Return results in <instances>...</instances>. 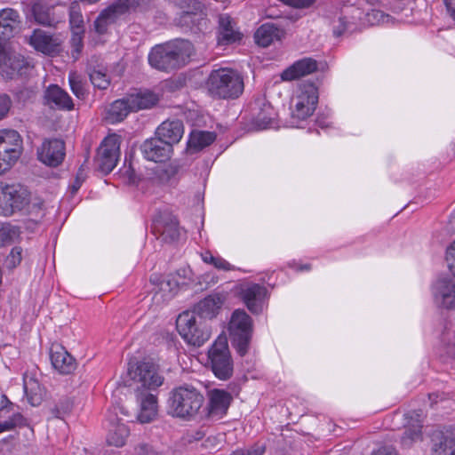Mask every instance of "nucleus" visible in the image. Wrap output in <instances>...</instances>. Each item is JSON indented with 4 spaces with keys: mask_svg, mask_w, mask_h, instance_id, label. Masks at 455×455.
<instances>
[{
    "mask_svg": "<svg viewBox=\"0 0 455 455\" xmlns=\"http://www.w3.org/2000/svg\"><path fill=\"white\" fill-rule=\"evenodd\" d=\"M194 52L193 44L188 40H175L152 48L148 54L151 67L169 70L185 65Z\"/></svg>",
    "mask_w": 455,
    "mask_h": 455,
    "instance_id": "f257e3e1",
    "label": "nucleus"
},
{
    "mask_svg": "<svg viewBox=\"0 0 455 455\" xmlns=\"http://www.w3.org/2000/svg\"><path fill=\"white\" fill-rule=\"evenodd\" d=\"M204 403V396L197 388L189 384H183L170 392L168 412L176 418L194 419Z\"/></svg>",
    "mask_w": 455,
    "mask_h": 455,
    "instance_id": "f03ea898",
    "label": "nucleus"
},
{
    "mask_svg": "<svg viewBox=\"0 0 455 455\" xmlns=\"http://www.w3.org/2000/svg\"><path fill=\"white\" fill-rule=\"evenodd\" d=\"M207 87L213 97L235 99L243 91V81L235 70L223 68L212 71L208 77Z\"/></svg>",
    "mask_w": 455,
    "mask_h": 455,
    "instance_id": "7ed1b4c3",
    "label": "nucleus"
},
{
    "mask_svg": "<svg viewBox=\"0 0 455 455\" xmlns=\"http://www.w3.org/2000/svg\"><path fill=\"white\" fill-rule=\"evenodd\" d=\"M176 323L181 338L194 347L203 346L212 336L211 327L196 312L181 313Z\"/></svg>",
    "mask_w": 455,
    "mask_h": 455,
    "instance_id": "20e7f679",
    "label": "nucleus"
},
{
    "mask_svg": "<svg viewBox=\"0 0 455 455\" xmlns=\"http://www.w3.org/2000/svg\"><path fill=\"white\" fill-rule=\"evenodd\" d=\"M127 374L134 386L136 393H148L155 390L164 383V377L159 373L158 368L149 362H130Z\"/></svg>",
    "mask_w": 455,
    "mask_h": 455,
    "instance_id": "39448f33",
    "label": "nucleus"
},
{
    "mask_svg": "<svg viewBox=\"0 0 455 455\" xmlns=\"http://www.w3.org/2000/svg\"><path fill=\"white\" fill-rule=\"evenodd\" d=\"M228 333L232 344L240 355H244L253 332L251 317L243 309H235L228 323Z\"/></svg>",
    "mask_w": 455,
    "mask_h": 455,
    "instance_id": "423d86ee",
    "label": "nucleus"
},
{
    "mask_svg": "<svg viewBox=\"0 0 455 455\" xmlns=\"http://www.w3.org/2000/svg\"><path fill=\"white\" fill-rule=\"evenodd\" d=\"M318 103V90L314 84H300L291 99V117L305 120L311 116Z\"/></svg>",
    "mask_w": 455,
    "mask_h": 455,
    "instance_id": "0eeeda50",
    "label": "nucleus"
},
{
    "mask_svg": "<svg viewBox=\"0 0 455 455\" xmlns=\"http://www.w3.org/2000/svg\"><path fill=\"white\" fill-rule=\"evenodd\" d=\"M208 360L212 372L218 379L226 380L232 376L234 364L225 337H219L211 346Z\"/></svg>",
    "mask_w": 455,
    "mask_h": 455,
    "instance_id": "6e6552de",
    "label": "nucleus"
},
{
    "mask_svg": "<svg viewBox=\"0 0 455 455\" xmlns=\"http://www.w3.org/2000/svg\"><path fill=\"white\" fill-rule=\"evenodd\" d=\"M142 0H116L104 9L94 21V28L98 34H105L110 25L114 24L122 15L140 4Z\"/></svg>",
    "mask_w": 455,
    "mask_h": 455,
    "instance_id": "1a4fd4ad",
    "label": "nucleus"
},
{
    "mask_svg": "<svg viewBox=\"0 0 455 455\" xmlns=\"http://www.w3.org/2000/svg\"><path fill=\"white\" fill-rule=\"evenodd\" d=\"M121 138L111 134L101 142L97 154L96 162L101 172L108 174L116 166L120 157Z\"/></svg>",
    "mask_w": 455,
    "mask_h": 455,
    "instance_id": "9d476101",
    "label": "nucleus"
},
{
    "mask_svg": "<svg viewBox=\"0 0 455 455\" xmlns=\"http://www.w3.org/2000/svg\"><path fill=\"white\" fill-rule=\"evenodd\" d=\"M235 291L252 314L258 315L263 311L267 294L265 286L255 283H243L237 285Z\"/></svg>",
    "mask_w": 455,
    "mask_h": 455,
    "instance_id": "9b49d317",
    "label": "nucleus"
},
{
    "mask_svg": "<svg viewBox=\"0 0 455 455\" xmlns=\"http://www.w3.org/2000/svg\"><path fill=\"white\" fill-rule=\"evenodd\" d=\"M435 305L448 311H455V280L448 276L438 277L431 285Z\"/></svg>",
    "mask_w": 455,
    "mask_h": 455,
    "instance_id": "f8f14e48",
    "label": "nucleus"
},
{
    "mask_svg": "<svg viewBox=\"0 0 455 455\" xmlns=\"http://www.w3.org/2000/svg\"><path fill=\"white\" fill-rule=\"evenodd\" d=\"M22 139L15 130H0V154L12 165L20 158Z\"/></svg>",
    "mask_w": 455,
    "mask_h": 455,
    "instance_id": "ddd939ff",
    "label": "nucleus"
},
{
    "mask_svg": "<svg viewBox=\"0 0 455 455\" xmlns=\"http://www.w3.org/2000/svg\"><path fill=\"white\" fill-rule=\"evenodd\" d=\"M232 395L223 389H212L208 392L206 406L207 415L211 419H222L228 412L232 402Z\"/></svg>",
    "mask_w": 455,
    "mask_h": 455,
    "instance_id": "4468645a",
    "label": "nucleus"
},
{
    "mask_svg": "<svg viewBox=\"0 0 455 455\" xmlns=\"http://www.w3.org/2000/svg\"><path fill=\"white\" fill-rule=\"evenodd\" d=\"M204 16L203 4L196 0H190L188 10L179 13L174 21L177 26L181 28H193L194 27H202L206 23Z\"/></svg>",
    "mask_w": 455,
    "mask_h": 455,
    "instance_id": "2eb2a0df",
    "label": "nucleus"
},
{
    "mask_svg": "<svg viewBox=\"0 0 455 455\" xmlns=\"http://www.w3.org/2000/svg\"><path fill=\"white\" fill-rule=\"evenodd\" d=\"M405 432L401 438V444L404 448H409L421 440L423 413L421 411L409 412L405 415Z\"/></svg>",
    "mask_w": 455,
    "mask_h": 455,
    "instance_id": "dca6fc26",
    "label": "nucleus"
},
{
    "mask_svg": "<svg viewBox=\"0 0 455 455\" xmlns=\"http://www.w3.org/2000/svg\"><path fill=\"white\" fill-rule=\"evenodd\" d=\"M141 151L144 157L149 161L164 162L170 158L172 147L156 136L147 140L141 146Z\"/></svg>",
    "mask_w": 455,
    "mask_h": 455,
    "instance_id": "f3484780",
    "label": "nucleus"
},
{
    "mask_svg": "<svg viewBox=\"0 0 455 455\" xmlns=\"http://www.w3.org/2000/svg\"><path fill=\"white\" fill-rule=\"evenodd\" d=\"M37 154L42 163L50 166H57L64 159V142L60 140H45L38 148Z\"/></svg>",
    "mask_w": 455,
    "mask_h": 455,
    "instance_id": "a211bd4d",
    "label": "nucleus"
},
{
    "mask_svg": "<svg viewBox=\"0 0 455 455\" xmlns=\"http://www.w3.org/2000/svg\"><path fill=\"white\" fill-rule=\"evenodd\" d=\"M29 44L36 51L50 55L60 51L62 40L42 29H36L29 37Z\"/></svg>",
    "mask_w": 455,
    "mask_h": 455,
    "instance_id": "6ab92c4d",
    "label": "nucleus"
},
{
    "mask_svg": "<svg viewBox=\"0 0 455 455\" xmlns=\"http://www.w3.org/2000/svg\"><path fill=\"white\" fill-rule=\"evenodd\" d=\"M51 363L62 374H69L76 368V359L60 344H53L50 349Z\"/></svg>",
    "mask_w": 455,
    "mask_h": 455,
    "instance_id": "aec40b11",
    "label": "nucleus"
},
{
    "mask_svg": "<svg viewBox=\"0 0 455 455\" xmlns=\"http://www.w3.org/2000/svg\"><path fill=\"white\" fill-rule=\"evenodd\" d=\"M44 104L52 108L71 110L74 103L67 92L57 84L49 85L44 92Z\"/></svg>",
    "mask_w": 455,
    "mask_h": 455,
    "instance_id": "412c9836",
    "label": "nucleus"
},
{
    "mask_svg": "<svg viewBox=\"0 0 455 455\" xmlns=\"http://www.w3.org/2000/svg\"><path fill=\"white\" fill-rule=\"evenodd\" d=\"M108 432L107 435V443L109 445L122 447L125 444L126 439L130 435V430L124 423H122L116 418V413L110 412L108 416Z\"/></svg>",
    "mask_w": 455,
    "mask_h": 455,
    "instance_id": "4be33fe9",
    "label": "nucleus"
},
{
    "mask_svg": "<svg viewBox=\"0 0 455 455\" xmlns=\"http://www.w3.org/2000/svg\"><path fill=\"white\" fill-rule=\"evenodd\" d=\"M224 302L223 295L211 294L197 303L195 312L201 319H212L218 315Z\"/></svg>",
    "mask_w": 455,
    "mask_h": 455,
    "instance_id": "5701e85b",
    "label": "nucleus"
},
{
    "mask_svg": "<svg viewBox=\"0 0 455 455\" xmlns=\"http://www.w3.org/2000/svg\"><path fill=\"white\" fill-rule=\"evenodd\" d=\"M156 136L171 145L180 141L184 134V125L180 120H167L156 129Z\"/></svg>",
    "mask_w": 455,
    "mask_h": 455,
    "instance_id": "b1692460",
    "label": "nucleus"
},
{
    "mask_svg": "<svg viewBox=\"0 0 455 455\" xmlns=\"http://www.w3.org/2000/svg\"><path fill=\"white\" fill-rule=\"evenodd\" d=\"M317 69V63L311 58H304L293 63L281 74L283 81H292L312 74Z\"/></svg>",
    "mask_w": 455,
    "mask_h": 455,
    "instance_id": "393cba45",
    "label": "nucleus"
},
{
    "mask_svg": "<svg viewBox=\"0 0 455 455\" xmlns=\"http://www.w3.org/2000/svg\"><path fill=\"white\" fill-rule=\"evenodd\" d=\"M137 401L140 403L138 419L141 423H148L157 415L156 396L151 393H136Z\"/></svg>",
    "mask_w": 455,
    "mask_h": 455,
    "instance_id": "a878e982",
    "label": "nucleus"
},
{
    "mask_svg": "<svg viewBox=\"0 0 455 455\" xmlns=\"http://www.w3.org/2000/svg\"><path fill=\"white\" fill-rule=\"evenodd\" d=\"M32 13L36 21L39 24L54 27L64 20V13H55L53 8L46 5L43 2H36L32 5Z\"/></svg>",
    "mask_w": 455,
    "mask_h": 455,
    "instance_id": "bb28decb",
    "label": "nucleus"
},
{
    "mask_svg": "<svg viewBox=\"0 0 455 455\" xmlns=\"http://www.w3.org/2000/svg\"><path fill=\"white\" fill-rule=\"evenodd\" d=\"M218 43L222 45L236 43L242 39V34L235 28L228 15H220L219 19Z\"/></svg>",
    "mask_w": 455,
    "mask_h": 455,
    "instance_id": "cd10ccee",
    "label": "nucleus"
},
{
    "mask_svg": "<svg viewBox=\"0 0 455 455\" xmlns=\"http://www.w3.org/2000/svg\"><path fill=\"white\" fill-rule=\"evenodd\" d=\"M284 34V31L275 24L265 23L256 30L254 38L257 44L267 47L275 41L282 40Z\"/></svg>",
    "mask_w": 455,
    "mask_h": 455,
    "instance_id": "c85d7f7f",
    "label": "nucleus"
},
{
    "mask_svg": "<svg viewBox=\"0 0 455 455\" xmlns=\"http://www.w3.org/2000/svg\"><path fill=\"white\" fill-rule=\"evenodd\" d=\"M150 282L155 285L156 296L159 295L164 300L172 299L179 289V283L173 276L163 279L157 275H153Z\"/></svg>",
    "mask_w": 455,
    "mask_h": 455,
    "instance_id": "c756f323",
    "label": "nucleus"
},
{
    "mask_svg": "<svg viewBox=\"0 0 455 455\" xmlns=\"http://www.w3.org/2000/svg\"><path fill=\"white\" fill-rule=\"evenodd\" d=\"M20 16L12 8H4L0 11V36L4 39L12 36L19 28Z\"/></svg>",
    "mask_w": 455,
    "mask_h": 455,
    "instance_id": "7c9ffc66",
    "label": "nucleus"
},
{
    "mask_svg": "<svg viewBox=\"0 0 455 455\" xmlns=\"http://www.w3.org/2000/svg\"><path fill=\"white\" fill-rule=\"evenodd\" d=\"M29 68L28 62L20 54L8 55L2 65L0 71L3 76L12 78L16 75H22Z\"/></svg>",
    "mask_w": 455,
    "mask_h": 455,
    "instance_id": "2f4dec72",
    "label": "nucleus"
},
{
    "mask_svg": "<svg viewBox=\"0 0 455 455\" xmlns=\"http://www.w3.org/2000/svg\"><path fill=\"white\" fill-rule=\"evenodd\" d=\"M9 191H12V196L8 199L12 214L25 209L29 204L30 193L25 187L20 184L9 185Z\"/></svg>",
    "mask_w": 455,
    "mask_h": 455,
    "instance_id": "473e14b6",
    "label": "nucleus"
},
{
    "mask_svg": "<svg viewBox=\"0 0 455 455\" xmlns=\"http://www.w3.org/2000/svg\"><path fill=\"white\" fill-rule=\"evenodd\" d=\"M133 111L127 97L115 100L107 113V120L112 124L123 121L130 112Z\"/></svg>",
    "mask_w": 455,
    "mask_h": 455,
    "instance_id": "72a5a7b5",
    "label": "nucleus"
},
{
    "mask_svg": "<svg viewBox=\"0 0 455 455\" xmlns=\"http://www.w3.org/2000/svg\"><path fill=\"white\" fill-rule=\"evenodd\" d=\"M133 111L148 109L156 105L159 100L157 94L150 92H139L128 95Z\"/></svg>",
    "mask_w": 455,
    "mask_h": 455,
    "instance_id": "f704fd0d",
    "label": "nucleus"
},
{
    "mask_svg": "<svg viewBox=\"0 0 455 455\" xmlns=\"http://www.w3.org/2000/svg\"><path fill=\"white\" fill-rule=\"evenodd\" d=\"M216 139V135L212 132L194 131L190 133L188 141L189 149L198 151L211 145Z\"/></svg>",
    "mask_w": 455,
    "mask_h": 455,
    "instance_id": "c9c22d12",
    "label": "nucleus"
},
{
    "mask_svg": "<svg viewBox=\"0 0 455 455\" xmlns=\"http://www.w3.org/2000/svg\"><path fill=\"white\" fill-rule=\"evenodd\" d=\"M156 228L164 240L174 241L179 238L180 234L178 221L172 216H168L163 221H157Z\"/></svg>",
    "mask_w": 455,
    "mask_h": 455,
    "instance_id": "e433bc0d",
    "label": "nucleus"
},
{
    "mask_svg": "<svg viewBox=\"0 0 455 455\" xmlns=\"http://www.w3.org/2000/svg\"><path fill=\"white\" fill-rule=\"evenodd\" d=\"M275 112L270 105H264L256 117L255 124L259 129L272 128L275 124Z\"/></svg>",
    "mask_w": 455,
    "mask_h": 455,
    "instance_id": "4c0bfd02",
    "label": "nucleus"
},
{
    "mask_svg": "<svg viewBox=\"0 0 455 455\" xmlns=\"http://www.w3.org/2000/svg\"><path fill=\"white\" fill-rule=\"evenodd\" d=\"M431 455H455V435L443 437L435 443Z\"/></svg>",
    "mask_w": 455,
    "mask_h": 455,
    "instance_id": "58836bf2",
    "label": "nucleus"
},
{
    "mask_svg": "<svg viewBox=\"0 0 455 455\" xmlns=\"http://www.w3.org/2000/svg\"><path fill=\"white\" fill-rule=\"evenodd\" d=\"M202 260L212 265L214 267L224 271L235 270V266L231 265L228 261L220 256H213L210 251H205L201 254Z\"/></svg>",
    "mask_w": 455,
    "mask_h": 455,
    "instance_id": "ea45409f",
    "label": "nucleus"
},
{
    "mask_svg": "<svg viewBox=\"0 0 455 455\" xmlns=\"http://www.w3.org/2000/svg\"><path fill=\"white\" fill-rule=\"evenodd\" d=\"M69 24L71 31H84L83 15L77 3H72L69 10Z\"/></svg>",
    "mask_w": 455,
    "mask_h": 455,
    "instance_id": "a19ab883",
    "label": "nucleus"
},
{
    "mask_svg": "<svg viewBox=\"0 0 455 455\" xmlns=\"http://www.w3.org/2000/svg\"><path fill=\"white\" fill-rule=\"evenodd\" d=\"M18 236L19 231L16 228L10 225L2 226L0 228V247L12 243Z\"/></svg>",
    "mask_w": 455,
    "mask_h": 455,
    "instance_id": "79ce46f5",
    "label": "nucleus"
},
{
    "mask_svg": "<svg viewBox=\"0 0 455 455\" xmlns=\"http://www.w3.org/2000/svg\"><path fill=\"white\" fill-rule=\"evenodd\" d=\"M12 191H9V185H0V215L11 216L12 208L8 199L12 196Z\"/></svg>",
    "mask_w": 455,
    "mask_h": 455,
    "instance_id": "37998d69",
    "label": "nucleus"
},
{
    "mask_svg": "<svg viewBox=\"0 0 455 455\" xmlns=\"http://www.w3.org/2000/svg\"><path fill=\"white\" fill-rule=\"evenodd\" d=\"M68 82L71 91L78 98L83 99L85 95V89L80 76L76 72H70L68 75Z\"/></svg>",
    "mask_w": 455,
    "mask_h": 455,
    "instance_id": "c03bdc74",
    "label": "nucleus"
},
{
    "mask_svg": "<svg viewBox=\"0 0 455 455\" xmlns=\"http://www.w3.org/2000/svg\"><path fill=\"white\" fill-rule=\"evenodd\" d=\"M92 84L100 89L105 90L108 87L110 81L108 75L101 70H93L90 73Z\"/></svg>",
    "mask_w": 455,
    "mask_h": 455,
    "instance_id": "a18cd8bd",
    "label": "nucleus"
},
{
    "mask_svg": "<svg viewBox=\"0 0 455 455\" xmlns=\"http://www.w3.org/2000/svg\"><path fill=\"white\" fill-rule=\"evenodd\" d=\"M16 406L3 395L0 401V418H7L10 420L13 413H20L15 410Z\"/></svg>",
    "mask_w": 455,
    "mask_h": 455,
    "instance_id": "49530a36",
    "label": "nucleus"
},
{
    "mask_svg": "<svg viewBox=\"0 0 455 455\" xmlns=\"http://www.w3.org/2000/svg\"><path fill=\"white\" fill-rule=\"evenodd\" d=\"M24 419L20 413H13L10 420L0 422V434L5 431H11L17 426L23 424Z\"/></svg>",
    "mask_w": 455,
    "mask_h": 455,
    "instance_id": "de8ad7c7",
    "label": "nucleus"
},
{
    "mask_svg": "<svg viewBox=\"0 0 455 455\" xmlns=\"http://www.w3.org/2000/svg\"><path fill=\"white\" fill-rule=\"evenodd\" d=\"M38 387V384L36 380H34L32 378L28 379L27 377H24V383H23V388L24 392L27 395V396L29 398L30 403L33 405H36L39 403L40 398L33 396L34 390L36 387Z\"/></svg>",
    "mask_w": 455,
    "mask_h": 455,
    "instance_id": "09e8293b",
    "label": "nucleus"
},
{
    "mask_svg": "<svg viewBox=\"0 0 455 455\" xmlns=\"http://www.w3.org/2000/svg\"><path fill=\"white\" fill-rule=\"evenodd\" d=\"M22 259V249L20 247H13L6 257L5 263L8 268L16 267Z\"/></svg>",
    "mask_w": 455,
    "mask_h": 455,
    "instance_id": "8fccbe9b",
    "label": "nucleus"
},
{
    "mask_svg": "<svg viewBox=\"0 0 455 455\" xmlns=\"http://www.w3.org/2000/svg\"><path fill=\"white\" fill-rule=\"evenodd\" d=\"M368 20L372 24H386L389 23L392 18L379 10H372L367 14Z\"/></svg>",
    "mask_w": 455,
    "mask_h": 455,
    "instance_id": "3c124183",
    "label": "nucleus"
},
{
    "mask_svg": "<svg viewBox=\"0 0 455 455\" xmlns=\"http://www.w3.org/2000/svg\"><path fill=\"white\" fill-rule=\"evenodd\" d=\"M265 452V446L255 444L246 449H237L230 455H263Z\"/></svg>",
    "mask_w": 455,
    "mask_h": 455,
    "instance_id": "603ef678",
    "label": "nucleus"
},
{
    "mask_svg": "<svg viewBox=\"0 0 455 455\" xmlns=\"http://www.w3.org/2000/svg\"><path fill=\"white\" fill-rule=\"evenodd\" d=\"M36 92L34 88H24L20 90L16 93V98L19 102L22 104H26L28 102H30L34 100L36 97Z\"/></svg>",
    "mask_w": 455,
    "mask_h": 455,
    "instance_id": "864d4df0",
    "label": "nucleus"
},
{
    "mask_svg": "<svg viewBox=\"0 0 455 455\" xmlns=\"http://www.w3.org/2000/svg\"><path fill=\"white\" fill-rule=\"evenodd\" d=\"M445 259L450 271L455 276V240L447 247Z\"/></svg>",
    "mask_w": 455,
    "mask_h": 455,
    "instance_id": "5fc2aeb1",
    "label": "nucleus"
},
{
    "mask_svg": "<svg viewBox=\"0 0 455 455\" xmlns=\"http://www.w3.org/2000/svg\"><path fill=\"white\" fill-rule=\"evenodd\" d=\"M84 31H72L71 44L76 53H80L83 48V38Z\"/></svg>",
    "mask_w": 455,
    "mask_h": 455,
    "instance_id": "6e6d98bb",
    "label": "nucleus"
},
{
    "mask_svg": "<svg viewBox=\"0 0 455 455\" xmlns=\"http://www.w3.org/2000/svg\"><path fill=\"white\" fill-rule=\"evenodd\" d=\"M12 106V100L6 94L0 95V120L4 118Z\"/></svg>",
    "mask_w": 455,
    "mask_h": 455,
    "instance_id": "4d7b16f0",
    "label": "nucleus"
},
{
    "mask_svg": "<svg viewBox=\"0 0 455 455\" xmlns=\"http://www.w3.org/2000/svg\"><path fill=\"white\" fill-rule=\"evenodd\" d=\"M395 449L392 446L380 447L374 451L371 455H395Z\"/></svg>",
    "mask_w": 455,
    "mask_h": 455,
    "instance_id": "13d9d810",
    "label": "nucleus"
},
{
    "mask_svg": "<svg viewBox=\"0 0 455 455\" xmlns=\"http://www.w3.org/2000/svg\"><path fill=\"white\" fill-rule=\"evenodd\" d=\"M448 14L455 20V0H443Z\"/></svg>",
    "mask_w": 455,
    "mask_h": 455,
    "instance_id": "bf43d9fd",
    "label": "nucleus"
},
{
    "mask_svg": "<svg viewBox=\"0 0 455 455\" xmlns=\"http://www.w3.org/2000/svg\"><path fill=\"white\" fill-rule=\"evenodd\" d=\"M12 164L0 154V174L9 170Z\"/></svg>",
    "mask_w": 455,
    "mask_h": 455,
    "instance_id": "052dcab7",
    "label": "nucleus"
},
{
    "mask_svg": "<svg viewBox=\"0 0 455 455\" xmlns=\"http://www.w3.org/2000/svg\"><path fill=\"white\" fill-rule=\"evenodd\" d=\"M289 266L296 271H308L311 267L309 264H298L296 262L289 263Z\"/></svg>",
    "mask_w": 455,
    "mask_h": 455,
    "instance_id": "680f3d73",
    "label": "nucleus"
},
{
    "mask_svg": "<svg viewBox=\"0 0 455 455\" xmlns=\"http://www.w3.org/2000/svg\"><path fill=\"white\" fill-rule=\"evenodd\" d=\"M82 181L77 178L72 186V192L76 193L81 187Z\"/></svg>",
    "mask_w": 455,
    "mask_h": 455,
    "instance_id": "e2e57ef3",
    "label": "nucleus"
},
{
    "mask_svg": "<svg viewBox=\"0 0 455 455\" xmlns=\"http://www.w3.org/2000/svg\"><path fill=\"white\" fill-rule=\"evenodd\" d=\"M447 353L455 361V345L449 347Z\"/></svg>",
    "mask_w": 455,
    "mask_h": 455,
    "instance_id": "0e129e2a",
    "label": "nucleus"
},
{
    "mask_svg": "<svg viewBox=\"0 0 455 455\" xmlns=\"http://www.w3.org/2000/svg\"><path fill=\"white\" fill-rule=\"evenodd\" d=\"M438 397H439V394H437V393L430 394L428 396L429 400L431 401V403H436Z\"/></svg>",
    "mask_w": 455,
    "mask_h": 455,
    "instance_id": "69168bd1",
    "label": "nucleus"
},
{
    "mask_svg": "<svg viewBox=\"0 0 455 455\" xmlns=\"http://www.w3.org/2000/svg\"><path fill=\"white\" fill-rule=\"evenodd\" d=\"M216 441V438L215 437H208L206 440H205V443H204V446L205 447H209L211 445H213V443Z\"/></svg>",
    "mask_w": 455,
    "mask_h": 455,
    "instance_id": "338daca9",
    "label": "nucleus"
}]
</instances>
